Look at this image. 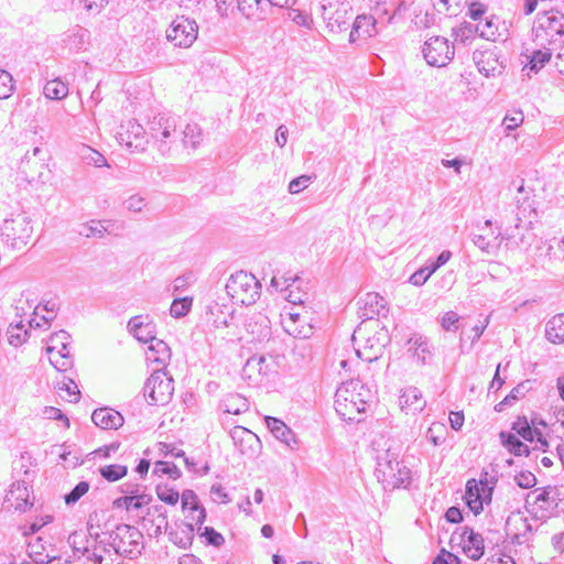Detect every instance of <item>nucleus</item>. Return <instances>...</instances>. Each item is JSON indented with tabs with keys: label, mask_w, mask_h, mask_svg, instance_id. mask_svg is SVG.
<instances>
[{
	"label": "nucleus",
	"mask_w": 564,
	"mask_h": 564,
	"mask_svg": "<svg viewBox=\"0 0 564 564\" xmlns=\"http://www.w3.org/2000/svg\"><path fill=\"white\" fill-rule=\"evenodd\" d=\"M372 402L371 390L360 380H350L336 390L334 406L344 421L359 423Z\"/></svg>",
	"instance_id": "obj_1"
},
{
	"label": "nucleus",
	"mask_w": 564,
	"mask_h": 564,
	"mask_svg": "<svg viewBox=\"0 0 564 564\" xmlns=\"http://www.w3.org/2000/svg\"><path fill=\"white\" fill-rule=\"evenodd\" d=\"M375 474L386 491L408 488L412 480L410 468L390 449L377 457Z\"/></svg>",
	"instance_id": "obj_2"
},
{
	"label": "nucleus",
	"mask_w": 564,
	"mask_h": 564,
	"mask_svg": "<svg viewBox=\"0 0 564 564\" xmlns=\"http://www.w3.org/2000/svg\"><path fill=\"white\" fill-rule=\"evenodd\" d=\"M534 33L539 46L549 45L550 50L558 51L564 44V14L553 10L540 14Z\"/></svg>",
	"instance_id": "obj_3"
},
{
	"label": "nucleus",
	"mask_w": 564,
	"mask_h": 564,
	"mask_svg": "<svg viewBox=\"0 0 564 564\" xmlns=\"http://www.w3.org/2000/svg\"><path fill=\"white\" fill-rule=\"evenodd\" d=\"M261 283L246 271H237L226 283V292L231 300L240 305H251L260 297Z\"/></svg>",
	"instance_id": "obj_4"
},
{
	"label": "nucleus",
	"mask_w": 564,
	"mask_h": 564,
	"mask_svg": "<svg viewBox=\"0 0 564 564\" xmlns=\"http://www.w3.org/2000/svg\"><path fill=\"white\" fill-rule=\"evenodd\" d=\"M110 539L112 550L117 555L132 558L141 554L143 549V534L133 525L118 524L115 530L110 531Z\"/></svg>",
	"instance_id": "obj_5"
},
{
	"label": "nucleus",
	"mask_w": 564,
	"mask_h": 564,
	"mask_svg": "<svg viewBox=\"0 0 564 564\" xmlns=\"http://www.w3.org/2000/svg\"><path fill=\"white\" fill-rule=\"evenodd\" d=\"M144 398L150 405L167 404L174 393V380L165 369H158L147 379Z\"/></svg>",
	"instance_id": "obj_6"
},
{
	"label": "nucleus",
	"mask_w": 564,
	"mask_h": 564,
	"mask_svg": "<svg viewBox=\"0 0 564 564\" xmlns=\"http://www.w3.org/2000/svg\"><path fill=\"white\" fill-rule=\"evenodd\" d=\"M180 118L170 113H158L149 121V133L158 142L159 151L165 153L178 138Z\"/></svg>",
	"instance_id": "obj_7"
},
{
	"label": "nucleus",
	"mask_w": 564,
	"mask_h": 564,
	"mask_svg": "<svg viewBox=\"0 0 564 564\" xmlns=\"http://www.w3.org/2000/svg\"><path fill=\"white\" fill-rule=\"evenodd\" d=\"M42 154L43 150L40 147H35L31 152L28 151L23 155L19 165L20 173L33 186L43 185L51 177V170Z\"/></svg>",
	"instance_id": "obj_8"
},
{
	"label": "nucleus",
	"mask_w": 564,
	"mask_h": 564,
	"mask_svg": "<svg viewBox=\"0 0 564 564\" xmlns=\"http://www.w3.org/2000/svg\"><path fill=\"white\" fill-rule=\"evenodd\" d=\"M530 519L521 511L511 512L506 521V533L512 545L530 549L534 535Z\"/></svg>",
	"instance_id": "obj_9"
},
{
	"label": "nucleus",
	"mask_w": 564,
	"mask_h": 564,
	"mask_svg": "<svg viewBox=\"0 0 564 564\" xmlns=\"http://www.w3.org/2000/svg\"><path fill=\"white\" fill-rule=\"evenodd\" d=\"M31 223V218L24 213L4 220L3 235L11 240L12 247L20 249L29 242L33 234Z\"/></svg>",
	"instance_id": "obj_10"
},
{
	"label": "nucleus",
	"mask_w": 564,
	"mask_h": 564,
	"mask_svg": "<svg viewBox=\"0 0 564 564\" xmlns=\"http://www.w3.org/2000/svg\"><path fill=\"white\" fill-rule=\"evenodd\" d=\"M198 34V25L194 20L177 17L166 31V37L175 46L189 47Z\"/></svg>",
	"instance_id": "obj_11"
},
{
	"label": "nucleus",
	"mask_w": 564,
	"mask_h": 564,
	"mask_svg": "<svg viewBox=\"0 0 564 564\" xmlns=\"http://www.w3.org/2000/svg\"><path fill=\"white\" fill-rule=\"evenodd\" d=\"M454 46L445 37L434 36L427 40L423 47V56L431 66L443 67L452 61Z\"/></svg>",
	"instance_id": "obj_12"
},
{
	"label": "nucleus",
	"mask_w": 564,
	"mask_h": 564,
	"mask_svg": "<svg viewBox=\"0 0 564 564\" xmlns=\"http://www.w3.org/2000/svg\"><path fill=\"white\" fill-rule=\"evenodd\" d=\"M322 15L332 31L340 32L347 30V14L351 12V8L346 2L339 0H323L321 4Z\"/></svg>",
	"instance_id": "obj_13"
},
{
	"label": "nucleus",
	"mask_w": 564,
	"mask_h": 564,
	"mask_svg": "<svg viewBox=\"0 0 564 564\" xmlns=\"http://www.w3.org/2000/svg\"><path fill=\"white\" fill-rule=\"evenodd\" d=\"M141 524L149 535L154 538H159L163 532L166 533L171 525L167 521L166 509L162 505L148 507Z\"/></svg>",
	"instance_id": "obj_14"
},
{
	"label": "nucleus",
	"mask_w": 564,
	"mask_h": 564,
	"mask_svg": "<svg viewBox=\"0 0 564 564\" xmlns=\"http://www.w3.org/2000/svg\"><path fill=\"white\" fill-rule=\"evenodd\" d=\"M122 131L119 132V139L124 142L129 149L134 151H143L148 143L147 132L144 128L135 120H129L127 126H122Z\"/></svg>",
	"instance_id": "obj_15"
},
{
	"label": "nucleus",
	"mask_w": 564,
	"mask_h": 564,
	"mask_svg": "<svg viewBox=\"0 0 564 564\" xmlns=\"http://www.w3.org/2000/svg\"><path fill=\"white\" fill-rule=\"evenodd\" d=\"M69 334L65 330H59L57 333H54L51 338V346H57L56 355L61 357L59 360H54V368L58 371H66L68 368L72 367L73 360L69 355Z\"/></svg>",
	"instance_id": "obj_16"
},
{
	"label": "nucleus",
	"mask_w": 564,
	"mask_h": 564,
	"mask_svg": "<svg viewBox=\"0 0 564 564\" xmlns=\"http://www.w3.org/2000/svg\"><path fill=\"white\" fill-rule=\"evenodd\" d=\"M195 528L193 523L177 520L170 525L166 534L169 540L181 549H188L194 540Z\"/></svg>",
	"instance_id": "obj_17"
},
{
	"label": "nucleus",
	"mask_w": 564,
	"mask_h": 564,
	"mask_svg": "<svg viewBox=\"0 0 564 564\" xmlns=\"http://www.w3.org/2000/svg\"><path fill=\"white\" fill-rule=\"evenodd\" d=\"M380 22L373 15L361 14L355 19L349 34V42L356 43L360 39H369L378 34L377 25Z\"/></svg>",
	"instance_id": "obj_18"
},
{
	"label": "nucleus",
	"mask_w": 564,
	"mask_h": 564,
	"mask_svg": "<svg viewBox=\"0 0 564 564\" xmlns=\"http://www.w3.org/2000/svg\"><path fill=\"white\" fill-rule=\"evenodd\" d=\"M460 538L463 551L470 560L477 561L484 555L485 544L481 534L475 532L469 527H464Z\"/></svg>",
	"instance_id": "obj_19"
},
{
	"label": "nucleus",
	"mask_w": 564,
	"mask_h": 564,
	"mask_svg": "<svg viewBox=\"0 0 564 564\" xmlns=\"http://www.w3.org/2000/svg\"><path fill=\"white\" fill-rule=\"evenodd\" d=\"M238 9L247 19L265 20L272 9L269 0H237Z\"/></svg>",
	"instance_id": "obj_20"
},
{
	"label": "nucleus",
	"mask_w": 564,
	"mask_h": 564,
	"mask_svg": "<svg viewBox=\"0 0 564 564\" xmlns=\"http://www.w3.org/2000/svg\"><path fill=\"white\" fill-rule=\"evenodd\" d=\"M94 424L102 430H117L123 425V416L110 408L96 409L91 414Z\"/></svg>",
	"instance_id": "obj_21"
},
{
	"label": "nucleus",
	"mask_w": 564,
	"mask_h": 564,
	"mask_svg": "<svg viewBox=\"0 0 564 564\" xmlns=\"http://www.w3.org/2000/svg\"><path fill=\"white\" fill-rule=\"evenodd\" d=\"M4 502L15 510L25 511L32 503L29 501V487L25 481L12 484L6 495Z\"/></svg>",
	"instance_id": "obj_22"
},
{
	"label": "nucleus",
	"mask_w": 564,
	"mask_h": 564,
	"mask_svg": "<svg viewBox=\"0 0 564 564\" xmlns=\"http://www.w3.org/2000/svg\"><path fill=\"white\" fill-rule=\"evenodd\" d=\"M476 479H469L466 484L465 501L469 510L475 514H479L484 510V505L489 503L488 498Z\"/></svg>",
	"instance_id": "obj_23"
},
{
	"label": "nucleus",
	"mask_w": 564,
	"mask_h": 564,
	"mask_svg": "<svg viewBox=\"0 0 564 564\" xmlns=\"http://www.w3.org/2000/svg\"><path fill=\"white\" fill-rule=\"evenodd\" d=\"M265 423L272 435L284 443L291 449H295L297 446V440L294 432L285 425V423L276 417L267 416Z\"/></svg>",
	"instance_id": "obj_24"
},
{
	"label": "nucleus",
	"mask_w": 564,
	"mask_h": 564,
	"mask_svg": "<svg viewBox=\"0 0 564 564\" xmlns=\"http://www.w3.org/2000/svg\"><path fill=\"white\" fill-rule=\"evenodd\" d=\"M362 306H360L359 316L365 321H372L381 314L386 308V300L378 293H367L366 296L360 300Z\"/></svg>",
	"instance_id": "obj_25"
},
{
	"label": "nucleus",
	"mask_w": 564,
	"mask_h": 564,
	"mask_svg": "<svg viewBox=\"0 0 564 564\" xmlns=\"http://www.w3.org/2000/svg\"><path fill=\"white\" fill-rule=\"evenodd\" d=\"M552 491L551 487L541 488L535 491L538 494L533 501L532 520L536 521L538 519L546 518L547 512L556 507L555 499L550 496Z\"/></svg>",
	"instance_id": "obj_26"
},
{
	"label": "nucleus",
	"mask_w": 564,
	"mask_h": 564,
	"mask_svg": "<svg viewBox=\"0 0 564 564\" xmlns=\"http://www.w3.org/2000/svg\"><path fill=\"white\" fill-rule=\"evenodd\" d=\"M372 15L383 24H389L394 14L400 10L395 9L394 0H370Z\"/></svg>",
	"instance_id": "obj_27"
},
{
	"label": "nucleus",
	"mask_w": 564,
	"mask_h": 564,
	"mask_svg": "<svg viewBox=\"0 0 564 564\" xmlns=\"http://www.w3.org/2000/svg\"><path fill=\"white\" fill-rule=\"evenodd\" d=\"M129 332L142 343H151V340H156L158 338L154 336V326L150 323L144 324L142 321V316H133L128 322Z\"/></svg>",
	"instance_id": "obj_28"
},
{
	"label": "nucleus",
	"mask_w": 564,
	"mask_h": 564,
	"mask_svg": "<svg viewBox=\"0 0 564 564\" xmlns=\"http://www.w3.org/2000/svg\"><path fill=\"white\" fill-rule=\"evenodd\" d=\"M171 349L166 343L161 339L151 340L147 352V360L156 362L163 367L162 369H165L171 359Z\"/></svg>",
	"instance_id": "obj_29"
},
{
	"label": "nucleus",
	"mask_w": 564,
	"mask_h": 564,
	"mask_svg": "<svg viewBox=\"0 0 564 564\" xmlns=\"http://www.w3.org/2000/svg\"><path fill=\"white\" fill-rule=\"evenodd\" d=\"M402 409L412 411L413 413L422 411L426 404L422 392L415 387H408L400 397Z\"/></svg>",
	"instance_id": "obj_30"
},
{
	"label": "nucleus",
	"mask_w": 564,
	"mask_h": 564,
	"mask_svg": "<svg viewBox=\"0 0 564 564\" xmlns=\"http://www.w3.org/2000/svg\"><path fill=\"white\" fill-rule=\"evenodd\" d=\"M540 47L541 48L535 50L531 55L527 56L528 62L524 65L523 70L538 73L551 61L553 52L557 53V50H550L549 45Z\"/></svg>",
	"instance_id": "obj_31"
},
{
	"label": "nucleus",
	"mask_w": 564,
	"mask_h": 564,
	"mask_svg": "<svg viewBox=\"0 0 564 564\" xmlns=\"http://www.w3.org/2000/svg\"><path fill=\"white\" fill-rule=\"evenodd\" d=\"M545 337L552 344L564 343V313L556 314L547 321Z\"/></svg>",
	"instance_id": "obj_32"
},
{
	"label": "nucleus",
	"mask_w": 564,
	"mask_h": 564,
	"mask_svg": "<svg viewBox=\"0 0 564 564\" xmlns=\"http://www.w3.org/2000/svg\"><path fill=\"white\" fill-rule=\"evenodd\" d=\"M499 438L503 447H506L514 456H529L530 448L520 441L513 433L502 431Z\"/></svg>",
	"instance_id": "obj_33"
},
{
	"label": "nucleus",
	"mask_w": 564,
	"mask_h": 564,
	"mask_svg": "<svg viewBox=\"0 0 564 564\" xmlns=\"http://www.w3.org/2000/svg\"><path fill=\"white\" fill-rule=\"evenodd\" d=\"M221 406L224 412L238 415L248 411L249 402L239 393H229L223 399Z\"/></svg>",
	"instance_id": "obj_34"
},
{
	"label": "nucleus",
	"mask_w": 564,
	"mask_h": 564,
	"mask_svg": "<svg viewBox=\"0 0 564 564\" xmlns=\"http://www.w3.org/2000/svg\"><path fill=\"white\" fill-rule=\"evenodd\" d=\"M366 344L364 350L360 348L356 349L357 356L368 362L377 360L381 355L384 344L380 343L379 338H367Z\"/></svg>",
	"instance_id": "obj_35"
},
{
	"label": "nucleus",
	"mask_w": 564,
	"mask_h": 564,
	"mask_svg": "<svg viewBox=\"0 0 564 564\" xmlns=\"http://www.w3.org/2000/svg\"><path fill=\"white\" fill-rule=\"evenodd\" d=\"M107 220L93 219L89 223L80 225L78 234L86 238H104L106 232H110L105 225Z\"/></svg>",
	"instance_id": "obj_36"
},
{
	"label": "nucleus",
	"mask_w": 564,
	"mask_h": 564,
	"mask_svg": "<svg viewBox=\"0 0 564 564\" xmlns=\"http://www.w3.org/2000/svg\"><path fill=\"white\" fill-rule=\"evenodd\" d=\"M43 94L48 99L61 100L68 95V86L59 78L52 79L44 85Z\"/></svg>",
	"instance_id": "obj_37"
},
{
	"label": "nucleus",
	"mask_w": 564,
	"mask_h": 564,
	"mask_svg": "<svg viewBox=\"0 0 564 564\" xmlns=\"http://www.w3.org/2000/svg\"><path fill=\"white\" fill-rule=\"evenodd\" d=\"M528 381L519 383L514 387L502 401L495 405V411L502 412L507 406L512 405L517 400L522 399L529 391Z\"/></svg>",
	"instance_id": "obj_38"
},
{
	"label": "nucleus",
	"mask_w": 564,
	"mask_h": 564,
	"mask_svg": "<svg viewBox=\"0 0 564 564\" xmlns=\"http://www.w3.org/2000/svg\"><path fill=\"white\" fill-rule=\"evenodd\" d=\"M28 337L29 329L25 328L22 321L17 324H10L8 328V340L10 345L19 347L26 341Z\"/></svg>",
	"instance_id": "obj_39"
},
{
	"label": "nucleus",
	"mask_w": 564,
	"mask_h": 564,
	"mask_svg": "<svg viewBox=\"0 0 564 564\" xmlns=\"http://www.w3.org/2000/svg\"><path fill=\"white\" fill-rule=\"evenodd\" d=\"M182 134L185 147L196 149L202 142V130L197 123H187Z\"/></svg>",
	"instance_id": "obj_40"
},
{
	"label": "nucleus",
	"mask_w": 564,
	"mask_h": 564,
	"mask_svg": "<svg viewBox=\"0 0 564 564\" xmlns=\"http://www.w3.org/2000/svg\"><path fill=\"white\" fill-rule=\"evenodd\" d=\"M494 63H498L495 53L486 51L481 53V59L477 62L478 70L486 75L487 77L495 76L496 72L500 74V69H498L497 66L494 65Z\"/></svg>",
	"instance_id": "obj_41"
},
{
	"label": "nucleus",
	"mask_w": 564,
	"mask_h": 564,
	"mask_svg": "<svg viewBox=\"0 0 564 564\" xmlns=\"http://www.w3.org/2000/svg\"><path fill=\"white\" fill-rule=\"evenodd\" d=\"M511 430L521 436L524 441L532 442L534 434L538 431L536 427H532L525 416H519L511 425Z\"/></svg>",
	"instance_id": "obj_42"
},
{
	"label": "nucleus",
	"mask_w": 564,
	"mask_h": 564,
	"mask_svg": "<svg viewBox=\"0 0 564 564\" xmlns=\"http://www.w3.org/2000/svg\"><path fill=\"white\" fill-rule=\"evenodd\" d=\"M501 236V232L498 231L496 235L491 231L490 237L478 234L473 236V242L476 247H478L481 251L491 253L492 249L498 247L497 240Z\"/></svg>",
	"instance_id": "obj_43"
},
{
	"label": "nucleus",
	"mask_w": 564,
	"mask_h": 564,
	"mask_svg": "<svg viewBox=\"0 0 564 564\" xmlns=\"http://www.w3.org/2000/svg\"><path fill=\"white\" fill-rule=\"evenodd\" d=\"M99 474L106 480L113 482L128 474V467L119 464L106 465L99 468Z\"/></svg>",
	"instance_id": "obj_44"
},
{
	"label": "nucleus",
	"mask_w": 564,
	"mask_h": 564,
	"mask_svg": "<svg viewBox=\"0 0 564 564\" xmlns=\"http://www.w3.org/2000/svg\"><path fill=\"white\" fill-rule=\"evenodd\" d=\"M540 242L546 247L545 256L550 260L564 261V237L561 239L553 238L545 242L541 240Z\"/></svg>",
	"instance_id": "obj_45"
},
{
	"label": "nucleus",
	"mask_w": 564,
	"mask_h": 564,
	"mask_svg": "<svg viewBox=\"0 0 564 564\" xmlns=\"http://www.w3.org/2000/svg\"><path fill=\"white\" fill-rule=\"evenodd\" d=\"M209 314L214 316V325L216 327H226L229 325L230 321L234 318L232 311L227 308V312L223 311V306L218 303H215L209 307Z\"/></svg>",
	"instance_id": "obj_46"
},
{
	"label": "nucleus",
	"mask_w": 564,
	"mask_h": 564,
	"mask_svg": "<svg viewBox=\"0 0 564 564\" xmlns=\"http://www.w3.org/2000/svg\"><path fill=\"white\" fill-rule=\"evenodd\" d=\"M153 474L156 476L167 475L174 480L182 476L180 468L175 464L164 460H158L154 464Z\"/></svg>",
	"instance_id": "obj_47"
},
{
	"label": "nucleus",
	"mask_w": 564,
	"mask_h": 564,
	"mask_svg": "<svg viewBox=\"0 0 564 564\" xmlns=\"http://www.w3.org/2000/svg\"><path fill=\"white\" fill-rule=\"evenodd\" d=\"M476 33L479 34L480 37L495 41L497 34H498V28L492 19H485L484 21L480 20L476 24Z\"/></svg>",
	"instance_id": "obj_48"
},
{
	"label": "nucleus",
	"mask_w": 564,
	"mask_h": 564,
	"mask_svg": "<svg viewBox=\"0 0 564 564\" xmlns=\"http://www.w3.org/2000/svg\"><path fill=\"white\" fill-rule=\"evenodd\" d=\"M88 39V31L83 28H77L73 30L70 34L67 35L65 40L70 50L79 51L85 45Z\"/></svg>",
	"instance_id": "obj_49"
},
{
	"label": "nucleus",
	"mask_w": 564,
	"mask_h": 564,
	"mask_svg": "<svg viewBox=\"0 0 564 564\" xmlns=\"http://www.w3.org/2000/svg\"><path fill=\"white\" fill-rule=\"evenodd\" d=\"M462 0H437L434 3V9L438 13H444L448 17L457 15L460 11Z\"/></svg>",
	"instance_id": "obj_50"
},
{
	"label": "nucleus",
	"mask_w": 564,
	"mask_h": 564,
	"mask_svg": "<svg viewBox=\"0 0 564 564\" xmlns=\"http://www.w3.org/2000/svg\"><path fill=\"white\" fill-rule=\"evenodd\" d=\"M192 307L191 297L175 299L170 307V313L175 318L184 317Z\"/></svg>",
	"instance_id": "obj_51"
},
{
	"label": "nucleus",
	"mask_w": 564,
	"mask_h": 564,
	"mask_svg": "<svg viewBox=\"0 0 564 564\" xmlns=\"http://www.w3.org/2000/svg\"><path fill=\"white\" fill-rule=\"evenodd\" d=\"M13 91L14 79L12 75L4 69H0V99L9 98Z\"/></svg>",
	"instance_id": "obj_52"
},
{
	"label": "nucleus",
	"mask_w": 564,
	"mask_h": 564,
	"mask_svg": "<svg viewBox=\"0 0 564 564\" xmlns=\"http://www.w3.org/2000/svg\"><path fill=\"white\" fill-rule=\"evenodd\" d=\"M156 495L161 501L171 506H175L180 499L178 491L166 485H158Z\"/></svg>",
	"instance_id": "obj_53"
},
{
	"label": "nucleus",
	"mask_w": 564,
	"mask_h": 564,
	"mask_svg": "<svg viewBox=\"0 0 564 564\" xmlns=\"http://www.w3.org/2000/svg\"><path fill=\"white\" fill-rule=\"evenodd\" d=\"M478 485L482 489L485 494V497L488 498L489 501H491L492 494L495 486L497 484V477L490 476L488 471H482L480 474L479 480H477Z\"/></svg>",
	"instance_id": "obj_54"
},
{
	"label": "nucleus",
	"mask_w": 564,
	"mask_h": 564,
	"mask_svg": "<svg viewBox=\"0 0 564 564\" xmlns=\"http://www.w3.org/2000/svg\"><path fill=\"white\" fill-rule=\"evenodd\" d=\"M445 432L443 424L434 423L429 427L425 436L434 446H438L445 441Z\"/></svg>",
	"instance_id": "obj_55"
},
{
	"label": "nucleus",
	"mask_w": 564,
	"mask_h": 564,
	"mask_svg": "<svg viewBox=\"0 0 564 564\" xmlns=\"http://www.w3.org/2000/svg\"><path fill=\"white\" fill-rule=\"evenodd\" d=\"M89 490V484L87 481L78 482L70 492L64 496L65 503L67 506L76 503L87 491Z\"/></svg>",
	"instance_id": "obj_56"
},
{
	"label": "nucleus",
	"mask_w": 564,
	"mask_h": 564,
	"mask_svg": "<svg viewBox=\"0 0 564 564\" xmlns=\"http://www.w3.org/2000/svg\"><path fill=\"white\" fill-rule=\"evenodd\" d=\"M180 497H181V501H182V509L184 511L185 510H189V511L197 510L202 506L198 500L197 495L191 489H185Z\"/></svg>",
	"instance_id": "obj_57"
},
{
	"label": "nucleus",
	"mask_w": 564,
	"mask_h": 564,
	"mask_svg": "<svg viewBox=\"0 0 564 564\" xmlns=\"http://www.w3.org/2000/svg\"><path fill=\"white\" fill-rule=\"evenodd\" d=\"M460 316L454 312H446L441 318V326L446 332H456L459 328Z\"/></svg>",
	"instance_id": "obj_58"
},
{
	"label": "nucleus",
	"mask_w": 564,
	"mask_h": 564,
	"mask_svg": "<svg viewBox=\"0 0 564 564\" xmlns=\"http://www.w3.org/2000/svg\"><path fill=\"white\" fill-rule=\"evenodd\" d=\"M59 391H65L66 395H62L67 399L69 402H77L79 400L80 392L77 388V384L68 379L67 382L63 381L61 386H58Z\"/></svg>",
	"instance_id": "obj_59"
},
{
	"label": "nucleus",
	"mask_w": 564,
	"mask_h": 564,
	"mask_svg": "<svg viewBox=\"0 0 564 564\" xmlns=\"http://www.w3.org/2000/svg\"><path fill=\"white\" fill-rule=\"evenodd\" d=\"M145 198L139 194L131 195L123 202V206L127 210L132 213H140L145 207Z\"/></svg>",
	"instance_id": "obj_60"
},
{
	"label": "nucleus",
	"mask_w": 564,
	"mask_h": 564,
	"mask_svg": "<svg viewBox=\"0 0 564 564\" xmlns=\"http://www.w3.org/2000/svg\"><path fill=\"white\" fill-rule=\"evenodd\" d=\"M517 485L523 489H529L535 486L536 478L534 474L529 470L520 471L514 476Z\"/></svg>",
	"instance_id": "obj_61"
},
{
	"label": "nucleus",
	"mask_w": 564,
	"mask_h": 564,
	"mask_svg": "<svg viewBox=\"0 0 564 564\" xmlns=\"http://www.w3.org/2000/svg\"><path fill=\"white\" fill-rule=\"evenodd\" d=\"M202 536H204L208 544L214 546H220L224 544L225 539L224 536L217 532L214 528L205 527Z\"/></svg>",
	"instance_id": "obj_62"
},
{
	"label": "nucleus",
	"mask_w": 564,
	"mask_h": 564,
	"mask_svg": "<svg viewBox=\"0 0 564 564\" xmlns=\"http://www.w3.org/2000/svg\"><path fill=\"white\" fill-rule=\"evenodd\" d=\"M289 15L291 17L292 21L296 23L300 26H304L307 29L312 28L313 19L312 17L303 11L300 10H292Z\"/></svg>",
	"instance_id": "obj_63"
},
{
	"label": "nucleus",
	"mask_w": 564,
	"mask_h": 564,
	"mask_svg": "<svg viewBox=\"0 0 564 564\" xmlns=\"http://www.w3.org/2000/svg\"><path fill=\"white\" fill-rule=\"evenodd\" d=\"M85 154H83V158L88 162V163H91L94 164L95 166H98V167H101L104 165L107 164V161L105 159V156L99 153L98 151L91 149V148H86L85 149Z\"/></svg>",
	"instance_id": "obj_64"
}]
</instances>
